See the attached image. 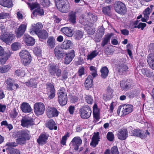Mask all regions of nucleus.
Returning <instances> with one entry per match:
<instances>
[{
	"label": "nucleus",
	"instance_id": "nucleus-1",
	"mask_svg": "<svg viewBox=\"0 0 154 154\" xmlns=\"http://www.w3.org/2000/svg\"><path fill=\"white\" fill-rule=\"evenodd\" d=\"M133 110V106L132 105H125L119 107L117 112L119 116H124L131 112Z\"/></svg>",
	"mask_w": 154,
	"mask_h": 154
},
{
	"label": "nucleus",
	"instance_id": "nucleus-2",
	"mask_svg": "<svg viewBox=\"0 0 154 154\" xmlns=\"http://www.w3.org/2000/svg\"><path fill=\"white\" fill-rule=\"evenodd\" d=\"M58 101L61 105L64 106L67 103V97L65 88L60 87L57 93Z\"/></svg>",
	"mask_w": 154,
	"mask_h": 154
},
{
	"label": "nucleus",
	"instance_id": "nucleus-3",
	"mask_svg": "<svg viewBox=\"0 0 154 154\" xmlns=\"http://www.w3.org/2000/svg\"><path fill=\"white\" fill-rule=\"evenodd\" d=\"M19 55L21 61L24 65H27L30 63L31 61V57L27 50H25L21 51Z\"/></svg>",
	"mask_w": 154,
	"mask_h": 154
},
{
	"label": "nucleus",
	"instance_id": "nucleus-4",
	"mask_svg": "<svg viewBox=\"0 0 154 154\" xmlns=\"http://www.w3.org/2000/svg\"><path fill=\"white\" fill-rule=\"evenodd\" d=\"M79 113L82 119H87L91 116L92 111L91 108L88 106L81 108L79 110Z\"/></svg>",
	"mask_w": 154,
	"mask_h": 154
},
{
	"label": "nucleus",
	"instance_id": "nucleus-5",
	"mask_svg": "<svg viewBox=\"0 0 154 154\" xmlns=\"http://www.w3.org/2000/svg\"><path fill=\"white\" fill-rule=\"evenodd\" d=\"M115 11L119 14L124 15L127 12V8L125 4L120 2H116L114 5Z\"/></svg>",
	"mask_w": 154,
	"mask_h": 154
},
{
	"label": "nucleus",
	"instance_id": "nucleus-6",
	"mask_svg": "<svg viewBox=\"0 0 154 154\" xmlns=\"http://www.w3.org/2000/svg\"><path fill=\"white\" fill-rule=\"evenodd\" d=\"M34 107V112L37 116L43 114L45 110V106L43 103L41 102L35 103Z\"/></svg>",
	"mask_w": 154,
	"mask_h": 154
},
{
	"label": "nucleus",
	"instance_id": "nucleus-7",
	"mask_svg": "<svg viewBox=\"0 0 154 154\" xmlns=\"http://www.w3.org/2000/svg\"><path fill=\"white\" fill-rule=\"evenodd\" d=\"M29 6L31 10L35 9L33 12V15L37 14L42 15L44 14V11L42 8H40L39 5L38 4L32 3L31 4H29Z\"/></svg>",
	"mask_w": 154,
	"mask_h": 154
},
{
	"label": "nucleus",
	"instance_id": "nucleus-8",
	"mask_svg": "<svg viewBox=\"0 0 154 154\" xmlns=\"http://www.w3.org/2000/svg\"><path fill=\"white\" fill-rule=\"evenodd\" d=\"M10 54L4 51V48L0 45V65L4 64L10 56Z\"/></svg>",
	"mask_w": 154,
	"mask_h": 154
},
{
	"label": "nucleus",
	"instance_id": "nucleus-9",
	"mask_svg": "<svg viewBox=\"0 0 154 154\" xmlns=\"http://www.w3.org/2000/svg\"><path fill=\"white\" fill-rule=\"evenodd\" d=\"M46 94L49 99L53 98L55 95V90L54 85L51 83L46 85Z\"/></svg>",
	"mask_w": 154,
	"mask_h": 154
},
{
	"label": "nucleus",
	"instance_id": "nucleus-10",
	"mask_svg": "<svg viewBox=\"0 0 154 154\" xmlns=\"http://www.w3.org/2000/svg\"><path fill=\"white\" fill-rule=\"evenodd\" d=\"M82 141L79 137H74L71 141L70 146L76 151L78 150L79 146L82 143Z\"/></svg>",
	"mask_w": 154,
	"mask_h": 154
},
{
	"label": "nucleus",
	"instance_id": "nucleus-11",
	"mask_svg": "<svg viewBox=\"0 0 154 154\" xmlns=\"http://www.w3.org/2000/svg\"><path fill=\"white\" fill-rule=\"evenodd\" d=\"M21 125L24 127H28L33 125L34 122L33 119L26 117H23L21 120Z\"/></svg>",
	"mask_w": 154,
	"mask_h": 154
},
{
	"label": "nucleus",
	"instance_id": "nucleus-12",
	"mask_svg": "<svg viewBox=\"0 0 154 154\" xmlns=\"http://www.w3.org/2000/svg\"><path fill=\"white\" fill-rule=\"evenodd\" d=\"M5 82L7 85V88L8 90H15L17 89L19 86L18 84L14 82L10 78L7 79Z\"/></svg>",
	"mask_w": 154,
	"mask_h": 154
},
{
	"label": "nucleus",
	"instance_id": "nucleus-13",
	"mask_svg": "<svg viewBox=\"0 0 154 154\" xmlns=\"http://www.w3.org/2000/svg\"><path fill=\"white\" fill-rule=\"evenodd\" d=\"M46 111L47 116L50 118L57 117L58 116L59 112L54 107L48 106Z\"/></svg>",
	"mask_w": 154,
	"mask_h": 154
},
{
	"label": "nucleus",
	"instance_id": "nucleus-14",
	"mask_svg": "<svg viewBox=\"0 0 154 154\" xmlns=\"http://www.w3.org/2000/svg\"><path fill=\"white\" fill-rule=\"evenodd\" d=\"M32 28L30 29L29 32L31 35L36 34L41 30L43 28V25L42 23L39 22L35 24H32Z\"/></svg>",
	"mask_w": 154,
	"mask_h": 154
},
{
	"label": "nucleus",
	"instance_id": "nucleus-15",
	"mask_svg": "<svg viewBox=\"0 0 154 154\" xmlns=\"http://www.w3.org/2000/svg\"><path fill=\"white\" fill-rule=\"evenodd\" d=\"M132 132L133 133V135L139 137L142 139L146 137L149 134V133L147 130H146L144 132L143 131L136 129L133 130Z\"/></svg>",
	"mask_w": 154,
	"mask_h": 154
},
{
	"label": "nucleus",
	"instance_id": "nucleus-16",
	"mask_svg": "<svg viewBox=\"0 0 154 154\" xmlns=\"http://www.w3.org/2000/svg\"><path fill=\"white\" fill-rule=\"evenodd\" d=\"M14 37L13 34L7 33L0 36V38L6 43L8 44L13 40Z\"/></svg>",
	"mask_w": 154,
	"mask_h": 154
},
{
	"label": "nucleus",
	"instance_id": "nucleus-17",
	"mask_svg": "<svg viewBox=\"0 0 154 154\" xmlns=\"http://www.w3.org/2000/svg\"><path fill=\"white\" fill-rule=\"evenodd\" d=\"M74 51L72 50L70 53H66L64 59V63L66 64H69L74 57Z\"/></svg>",
	"mask_w": 154,
	"mask_h": 154
},
{
	"label": "nucleus",
	"instance_id": "nucleus-18",
	"mask_svg": "<svg viewBox=\"0 0 154 154\" xmlns=\"http://www.w3.org/2000/svg\"><path fill=\"white\" fill-rule=\"evenodd\" d=\"M118 138L123 140H125L128 136V131L126 129H119L117 134Z\"/></svg>",
	"mask_w": 154,
	"mask_h": 154
},
{
	"label": "nucleus",
	"instance_id": "nucleus-19",
	"mask_svg": "<svg viewBox=\"0 0 154 154\" xmlns=\"http://www.w3.org/2000/svg\"><path fill=\"white\" fill-rule=\"evenodd\" d=\"M23 38L25 42L28 46H33L35 43V39L29 35H24Z\"/></svg>",
	"mask_w": 154,
	"mask_h": 154
},
{
	"label": "nucleus",
	"instance_id": "nucleus-20",
	"mask_svg": "<svg viewBox=\"0 0 154 154\" xmlns=\"http://www.w3.org/2000/svg\"><path fill=\"white\" fill-rule=\"evenodd\" d=\"M26 24H21L15 30V33L17 37H20L23 35L26 29Z\"/></svg>",
	"mask_w": 154,
	"mask_h": 154
},
{
	"label": "nucleus",
	"instance_id": "nucleus-21",
	"mask_svg": "<svg viewBox=\"0 0 154 154\" xmlns=\"http://www.w3.org/2000/svg\"><path fill=\"white\" fill-rule=\"evenodd\" d=\"M63 49L60 46H56L54 50L55 56L58 60L60 59L63 55Z\"/></svg>",
	"mask_w": 154,
	"mask_h": 154
},
{
	"label": "nucleus",
	"instance_id": "nucleus-22",
	"mask_svg": "<svg viewBox=\"0 0 154 154\" xmlns=\"http://www.w3.org/2000/svg\"><path fill=\"white\" fill-rule=\"evenodd\" d=\"M99 139V133H94L92 138V141L90 143V145L93 147H95L98 144V142L100 141Z\"/></svg>",
	"mask_w": 154,
	"mask_h": 154
},
{
	"label": "nucleus",
	"instance_id": "nucleus-23",
	"mask_svg": "<svg viewBox=\"0 0 154 154\" xmlns=\"http://www.w3.org/2000/svg\"><path fill=\"white\" fill-rule=\"evenodd\" d=\"M57 8L60 11L64 13L67 12L70 9L69 4L68 2L63 5H60Z\"/></svg>",
	"mask_w": 154,
	"mask_h": 154
},
{
	"label": "nucleus",
	"instance_id": "nucleus-24",
	"mask_svg": "<svg viewBox=\"0 0 154 154\" xmlns=\"http://www.w3.org/2000/svg\"><path fill=\"white\" fill-rule=\"evenodd\" d=\"M113 90L111 88L108 87L106 94L103 96V99L105 100H109L113 96Z\"/></svg>",
	"mask_w": 154,
	"mask_h": 154
},
{
	"label": "nucleus",
	"instance_id": "nucleus-25",
	"mask_svg": "<svg viewBox=\"0 0 154 154\" xmlns=\"http://www.w3.org/2000/svg\"><path fill=\"white\" fill-rule=\"evenodd\" d=\"M48 137V136L47 134H41L39 136L37 141L40 144H44L46 142Z\"/></svg>",
	"mask_w": 154,
	"mask_h": 154
},
{
	"label": "nucleus",
	"instance_id": "nucleus-26",
	"mask_svg": "<svg viewBox=\"0 0 154 154\" xmlns=\"http://www.w3.org/2000/svg\"><path fill=\"white\" fill-rule=\"evenodd\" d=\"M21 109L24 112H30L32 111L30 105L27 103H23L21 106Z\"/></svg>",
	"mask_w": 154,
	"mask_h": 154
},
{
	"label": "nucleus",
	"instance_id": "nucleus-27",
	"mask_svg": "<svg viewBox=\"0 0 154 154\" xmlns=\"http://www.w3.org/2000/svg\"><path fill=\"white\" fill-rule=\"evenodd\" d=\"M55 123L54 121L52 119H51L46 122V126L50 130L54 129L55 130H56L57 127L55 126Z\"/></svg>",
	"mask_w": 154,
	"mask_h": 154
},
{
	"label": "nucleus",
	"instance_id": "nucleus-28",
	"mask_svg": "<svg viewBox=\"0 0 154 154\" xmlns=\"http://www.w3.org/2000/svg\"><path fill=\"white\" fill-rule=\"evenodd\" d=\"M75 12L72 11L70 12L68 14L69 20L71 23L74 24L76 22V16Z\"/></svg>",
	"mask_w": 154,
	"mask_h": 154
},
{
	"label": "nucleus",
	"instance_id": "nucleus-29",
	"mask_svg": "<svg viewBox=\"0 0 154 154\" xmlns=\"http://www.w3.org/2000/svg\"><path fill=\"white\" fill-rule=\"evenodd\" d=\"M56 41L53 37H50L48 38L47 44L48 47L51 48H53L55 46Z\"/></svg>",
	"mask_w": 154,
	"mask_h": 154
},
{
	"label": "nucleus",
	"instance_id": "nucleus-30",
	"mask_svg": "<svg viewBox=\"0 0 154 154\" xmlns=\"http://www.w3.org/2000/svg\"><path fill=\"white\" fill-rule=\"evenodd\" d=\"M130 80H127L126 81L122 80L121 82V87L123 89H127L131 87V84L130 83Z\"/></svg>",
	"mask_w": 154,
	"mask_h": 154
},
{
	"label": "nucleus",
	"instance_id": "nucleus-31",
	"mask_svg": "<svg viewBox=\"0 0 154 154\" xmlns=\"http://www.w3.org/2000/svg\"><path fill=\"white\" fill-rule=\"evenodd\" d=\"M0 4L4 7L10 8L12 6L11 0H0Z\"/></svg>",
	"mask_w": 154,
	"mask_h": 154
},
{
	"label": "nucleus",
	"instance_id": "nucleus-32",
	"mask_svg": "<svg viewBox=\"0 0 154 154\" xmlns=\"http://www.w3.org/2000/svg\"><path fill=\"white\" fill-rule=\"evenodd\" d=\"M72 46L71 42L69 40L65 41L60 46L63 49L65 50L71 48Z\"/></svg>",
	"mask_w": 154,
	"mask_h": 154
},
{
	"label": "nucleus",
	"instance_id": "nucleus-33",
	"mask_svg": "<svg viewBox=\"0 0 154 154\" xmlns=\"http://www.w3.org/2000/svg\"><path fill=\"white\" fill-rule=\"evenodd\" d=\"M56 68V66L54 64H50L48 66V72L53 76L55 75L57 69Z\"/></svg>",
	"mask_w": 154,
	"mask_h": 154
},
{
	"label": "nucleus",
	"instance_id": "nucleus-34",
	"mask_svg": "<svg viewBox=\"0 0 154 154\" xmlns=\"http://www.w3.org/2000/svg\"><path fill=\"white\" fill-rule=\"evenodd\" d=\"M29 134V131L27 130H25L21 131L20 132V135L21 137H23L27 140H29L31 137Z\"/></svg>",
	"mask_w": 154,
	"mask_h": 154
},
{
	"label": "nucleus",
	"instance_id": "nucleus-35",
	"mask_svg": "<svg viewBox=\"0 0 154 154\" xmlns=\"http://www.w3.org/2000/svg\"><path fill=\"white\" fill-rule=\"evenodd\" d=\"M93 77L91 75H89L87 77L85 81V87L89 88L91 87L92 85Z\"/></svg>",
	"mask_w": 154,
	"mask_h": 154
},
{
	"label": "nucleus",
	"instance_id": "nucleus-36",
	"mask_svg": "<svg viewBox=\"0 0 154 154\" xmlns=\"http://www.w3.org/2000/svg\"><path fill=\"white\" fill-rule=\"evenodd\" d=\"M38 37L42 39H45L48 36V33L46 30H41L36 34Z\"/></svg>",
	"mask_w": 154,
	"mask_h": 154
},
{
	"label": "nucleus",
	"instance_id": "nucleus-37",
	"mask_svg": "<svg viewBox=\"0 0 154 154\" xmlns=\"http://www.w3.org/2000/svg\"><path fill=\"white\" fill-rule=\"evenodd\" d=\"M61 31L66 35L71 37L72 35L71 29L68 27H64L61 29Z\"/></svg>",
	"mask_w": 154,
	"mask_h": 154
},
{
	"label": "nucleus",
	"instance_id": "nucleus-38",
	"mask_svg": "<svg viewBox=\"0 0 154 154\" xmlns=\"http://www.w3.org/2000/svg\"><path fill=\"white\" fill-rule=\"evenodd\" d=\"M112 35V33L108 34L106 35L105 37L103 38L101 43V46L104 47L110 41V39Z\"/></svg>",
	"mask_w": 154,
	"mask_h": 154
},
{
	"label": "nucleus",
	"instance_id": "nucleus-39",
	"mask_svg": "<svg viewBox=\"0 0 154 154\" xmlns=\"http://www.w3.org/2000/svg\"><path fill=\"white\" fill-rule=\"evenodd\" d=\"M27 70L25 68L18 69L15 71V75L18 77H23L25 75V71Z\"/></svg>",
	"mask_w": 154,
	"mask_h": 154
},
{
	"label": "nucleus",
	"instance_id": "nucleus-40",
	"mask_svg": "<svg viewBox=\"0 0 154 154\" xmlns=\"http://www.w3.org/2000/svg\"><path fill=\"white\" fill-rule=\"evenodd\" d=\"M37 83V81L36 79H31L28 82L25 83L26 85L28 86L34 88L36 87Z\"/></svg>",
	"mask_w": 154,
	"mask_h": 154
},
{
	"label": "nucleus",
	"instance_id": "nucleus-41",
	"mask_svg": "<svg viewBox=\"0 0 154 154\" xmlns=\"http://www.w3.org/2000/svg\"><path fill=\"white\" fill-rule=\"evenodd\" d=\"M101 76L103 79L106 78L108 75L109 70L106 66L102 67L100 70Z\"/></svg>",
	"mask_w": 154,
	"mask_h": 154
},
{
	"label": "nucleus",
	"instance_id": "nucleus-42",
	"mask_svg": "<svg viewBox=\"0 0 154 154\" xmlns=\"http://www.w3.org/2000/svg\"><path fill=\"white\" fill-rule=\"evenodd\" d=\"M104 154H119L118 149L116 146H114L112 148L111 152L109 149H107Z\"/></svg>",
	"mask_w": 154,
	"mask_h": 154
},
{
	"label": "nucleus",
	"instance_id": "nucleus-43",
	"mask_svg": "<svg viewBox=\"0 0 154 154\" xmlns=\"http://www.w3.org/2000/svg\"><path fill=\"white\" fill-rule=\"evenodd\" d=\"M83 33L82 31L78 30L75 31L74 33V35L75 38L77 40H79L82 38Z\"/></svg>",
	"mask_w": 154,
	"mask_h": 154
},
{
	"label": "nucleus",
	"instance_id": "nucleus-44",
	"mask_svg": "<svg viewBox=\"0 0 154 154\" xmlns=\"http://www.w3.org/2000/svg\"><path fill=\"white\" fill-rule=\"evenodd\" d=\"M98 54V52L97 50H94L90 54H88L87 56V60H91L93 58L95 57Z\"/></svg>",
	"mask_w": 154,
	"mask_h": 154
},
{
	"label": "nucleus",
	"instance_id": "nucleus-45",
	"mask_svg": "<svg viewBox=\"0 0 154 154\" xmlns=\"http://www.w3.org/2000/svg\"><path fill=\"white\" fill-rule=\"evenodd\" d=\"M141 72L143 74L147 77H150L152 75V72L148 69H141Z\"/></svg>",
	"mask_w": 154,
	"mask_h": 154
},
{
	"label": "nucleus",
	"instance_id": "nucleus-46",
	"mask_svg": "<svg viewBox=\"0 0 154 154\" xmlns=\"http://www.w3.org/2000/svg\"><path fill=\"white\" fill-rule=\"evenodd\" d=\"M147 60L149 65H153L154 63V54H149L148 56Z\"/></svg>",
	"mask_w": 154,
	"mask_h": 154
},
{
	"label": "nucleus",
	"instance_id": "nucleus-47",
	"mask_svg": "<svg viewBox=\"0 0 154 154\" xmlns=\"http://www.w3.org/2000/svg\"><path fill=\"white\" fill-rule=\"evenodd\" d=\"M10 68L11 66L9 65H5L0 67V73L6 72L8 71Z\"/></svg>",
	"mask_w": 154,
	"mask_h": 154
},
{
	"label": "nucleus",
	"instance_id": "nucleus-48",
	"mask_svg": "<svg viewBox=\"0 0 154 154\" xmlns=\"http://www.w3.org/2000/svg\"><path fill=\"white\" fill-rule=\"evenodd\" d=\"M128 69L127 66L125 65L122 64L119 66V72L121 73H123L126 72Z\"/></svg>",
	"mask_w": 154,
	"mask_h": 154
},
{
	"label": "nucleus",
	"instance_id": "nucleus-49",
	"mask_svg": "<svg viewBox=\"0 0 154 154\" xmlns=\"http://www.w3.org/2000/svg\"><path fill=\"white\" fill-rule=\"evenodd\" d=\"M11 47L13 50H17L21 48L20 43L18 42H15L11 45Z\"/></svg>",
	"mask_w": 154,
	"mask_h": 154
},
{
	"label": "nucleus",
	"instance_id": "nucleus-50",
	"mask_svg": "<svg viewBox=\"0 0 154 154\" xmlns=\"http://www.w3.org/2000/svg\"><path fill=\"white\" fill-rule=\"evenodd\" d=\"M90 70L92 71L91 74L92 76H93L94 78L97 75V69L95 67L93 66H91L90 67Z\"/></svg>",
	"mask_w": 154,
	"mask_h": 154
},
{
	"label": "nucleus",
	"instance_id": "nucleus-51",
	"mask_svg": "<svg viewBox=\"0 0 154 154\" xmlns=\"http://www.w3.org/2000/svg\"><path fill=\"white\" fill-rule=\"evenodd\" d=\"M106 137L107 140L110 141H112L114 140V135L112 132H109L107 134Z\"/></svg>",
	"mask_w": 154,
	"mask_h": 154
},
{
	"label": "nucleus",
	"instance_id": "nucleus-52",
	"mask_svg": "<svg viewBox=\"0 0 154 154\" xmlns=\"http://www.w3.org/2000/svg\"><path fill=\"white\" fill-rule=\"evenodd\" d=\"M56 5L57 7L60 5H63L66 2H67V0H55Z\"/></svg>",
	"mask_w": 154,
	"mask_h": 154
},
{
	"label": "nucleus",
	"instance_id": "nucleus-53",
	"mask_svg": "<svg viewBox=\"0 0 154 154\" xmlns=\"http://www.w3.org/2000/svg\"><path fill=\"white\" fill-rule=\"evenodd\" d=\"M40 3L44 7L48 6L50 4L49 0H38Z\"/></svg>",
	"mask_w": 154,
	"mask_h": 154
},
{
	"label": "nucleus",
	"instance_id": "nucleus-54",
	"mask_svg": "<svg viewBox=\"0 0 154 154\" xmlns=\"http://www.w3.org/2000/svg\"><path fill=\"white\" fill-rule=\"evenodd\" d=\"M85 30L87 32L88 34L90 35L93 34L95 31L94 29H93L91 27H86Z\"/></svg>",
	"mask_w": 154,
	"mask_h": 154
},
{
	"label": "nucleus",
	"instance_id": "nucleus-55",
	"mask_svg": "<svg viewBox=\"0 0 154 154\" xmlns=\"http://www.w3.org/2000/svg\"><path fill=\"white\" fill-rule=\"evenodd\" d=\"M86 101L87 103L92 104L93 102V100L91 96L89 95H86L85 97Z\"/></svg>",
	"mask_w": 154,
	"mask_h": 154
},
{
	"label": "nucleus",
	"instance_id": "nucleus-56",
	"mask_svg": "<svg viewBox=\"0 0 154 154\" xmlns=\"http://www.w3.org/2000/svg\"><path fill=\"white\" fill-rule=\"evenodd\" d=\"M150 13V9L148 7L143 11V14L144 17L146 18H149Z\"/></svg>",
	"mask_w": 154,
	"mask_h": 154
},
{
	"label": "nucleus",
	"instance_id": "nucleus-57",
	"mask_svg": "<svg viewBox=\"0 0 154 154\" xmlns=\"http://www.w3.org/2000/svg\"><path fill=\"white\" fill-rule=\"evenodd\" d=\"M110 10V6H109L103 8L102 9L103 12L104 14L108 15L109 14Z\"/></svg>",
	"mask_w": 154,
	"mask_h": 154
},
{
	"label": "nucleus",
	"instance_id": "nucleus-58",
	"mask_svg": "<svg viewBox=\"0 0 154 154\" xmlns=\"http://www.w3.org/2000/svg\"><path fill=\"white\" fill-rule=\"evenodd\" d=\"M27 140L20 136V137L17 140V142L20 144H23L26 142V140Z\"/></svg>",
	"mask_w": 154,
	"mask_h": 154
},
{
	"label": "nucleus",
	"instance_id": "nucleus-59",
	"mask_svg": "<svg viewBox=\"0 0 154 154\" xmlns=\"http://www.w3.org/2000/svg\"><path fill=\"white\" fill-rule=\"evenodd\" d=\"M89 18L91 20H93L94 22H95L97 20V17L91 14H88Z\"/></svg>",
	"mask_w": 154,
	"mask_h": 154
},
{
	"label": "nucleus",
	"instance_id": "nucleus-60",
	"mask_svg": "<svg viewBox=\"0 0 154 154\" xmlns=\"http://www.w3.org/2000/svg\"><path fill=\"white\" fill-rule=\"evenodd\" d=\"M9 14L4 12L0 13V19H4L8 17Z\"/></svg>",
	"mask_w": 154,
	"mask_h": 154
},
{
	"label": "nucleus",
	"instance_id": "nucleus-61",
	"mask_svg": "<svg viewBox=\"0 0 154 154\" xmlns=\"http://www.w3.org/2000/svg\"><path fill=\"white\" fill-rule=\"evenodd\" d=\"M34 52L35 54L36 55L38 56L41 53V51L40 48H35L34 50Z\"/></svg>",
	"mask_w": 154,
	"mask_h": 154
},
{
	"label": "nucleus",
	"instance_id": "nucleus-62",
	"mask_svg": "<svg viewBox=\"0 0 154 154\" xmlns=\"http://www.w3.org/2000/svg\"><path fill=\"white\" fill-rule=\"evenodd\" d=\"M146 24L144 23H139L138 26V28H141V29L143 30L144 27H146Z\"/></svg>",
	"mask_w": 154,
	"mask_h": 154
},
{
	"label": "nucleus",
	"instance_id": "nucleus-63",
	"mask_svg": "<svg viewBox=\"0 0 154 154\" xmlns=\"http://www.w3.org/2000/svg\"><path fill=\"white\" fill-rule=\"evenodd\" d=\"M84 68L83 67H81L79 69L78 73L79 76H81L84 74Z\"/></svg>",
	"mask_w": 154,
	"mask_h": 154
},
{
	"label": "nucleus",
	"instance_id": "nucleus-64",
	"mask_svg": "<svg viewBox=\"0 0 154 154\" xmlns=\"http://www.w3.org/2000/svg\"><path fill=\"white\" fill-rule=\"evenodd\" d=\"M93 108V114L99 113V111L98 109L97 106L96 104H95L94 105Z\"/></svg>",
	"mask_w": 154,
	"mask_h": 154
}]
</instances>
